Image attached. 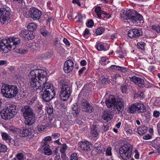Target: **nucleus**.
Here are the masks:
<instances>
[{
  "label": "nucleus",
  "mask_w": 160,
  "mask_h": 160,
  "mask_svg": "<svg viewBox=\"0 0 160 160\" xmlns=\"http://www.w3.org/2000/svg\"><path fill=\"white\" fill-rule=\"evenodd\" d=\"M47 72L41 69H36L32 70L29 73L28 79V84L31 92L37 93L41 91L39 88L41 85L45 82Z\"/></svg>",
  "instance_id": "f257e3e1"
},
{
  "label": "nucleus",
  "mask_w": 160,
  "mask_h": 160,
  "mask_svg": "<svg viewBox=\"0 0 160 160\" xmlns=\"http://www.w3.org/2000/svg\"><path fill=\"white\" fill-rule=\"evenodd\" d=\"M16 104L9 103L0 112L1 117L4 120L10 119L15 116L18 111Z\"/></svg>",
  "instance_id": "f03ea898"
},
{
  "label": "nucleus",
  "mask_w": 160,
  "mask_h": 160,
  "mask_svg": "<svg viewBox=\"0 0 160 160\" xmlns=\"http://www.w3.org/2000/svg\"><path fill=\"white\" fill-rule=\"evenodd\" d=\"M18 92V87L4 83L2 85L1 92L3 96L7 98H12L16 97Z\"/></svg>",
  "instance_id": "7ed1b4c3"
},
{
  "label": "nucleus",
  "mask_w": 160,
  "mask_h": 160,
  "mask_svg": "<svg viewBox=\"0 0 160 160\" xmlns=\"http://www.w3.org/2000/svg\"><path fill=\"white\" fill-rule=\"evenodd\" d=\"M23 116L25 119V123L28 126L33 124L35 121L34 114L32 108L28 106H25L21 109Z\"/></svg>",
  "instance_id": "20e7f679"
},
{
  "label": "nucleus",
  "mask_w": 160,
  "mask_h": 160,
  "mask_svg": "<svg viewBox=\"0 0 160 160\" xmlns=\"http://www.w3.org/2000/svg\"><path fill=\"white\" fill-rule=\"evenodd\" d=\"M133 147L129 144H125L121 146L119 149L118 157L124 160H128L131 157Z\"/></svg>",
  "instance_id": "39448f33"
},
{
  "label": "nucleus",
  "mask_w": 160,
  "mask_h": 160,
  "mask_svg": "<svg viewBox=\"0 0 160 160\" xmlns=\"http://www.w3.org/2000/svg\"><path fill=\"white\" fill-rule=\"evenodd\" d=\"M61 91L60 97L63 101L67 100L72 92V88L71 85L68 82L63 81L62 84Z\"/></svg>",
  "instance_id": "423d86ee"
},
{
  "label": "nucleus",
  "mask_w": 160,
  "mask_h": 160,
  "mask_svg": "<svg viewBox=\"0 0 160 160\" xmlns=\"http://www.w3.org/2000/svg\"><path fill=\"white\" fill-rule=\"evenodd\" d=\"M13 132H18L20 137L25 138L27 140L32 138L34 135L33 130L31 128L22 129L15 128L13 130Z\"/></svg>",
  "instance_id": "0eeeda50"
},
{
  "label": "nucleus",
  "mask_w": 160,
  "mask_h": 160,
  "mask_svg": "<svg viewBox=\"0 0 160 160\" xmlns=\"http://www.w3.org/2000/svg\"><path fill=\"white\" fill-rule=\"evenodd\" d=\"M128 112L130 113H134L136 111L138 113H143L146 111V108L143 104L138 102L131 104L128 109Z\"/></svg>",
  "instance_id": "6e6552de"
},
{
  "label": "nucleus",
  "mask_w": 160,
  "mask_h": 160,
  "mask_svg": "<svg viewBox=\"0 0 160 160\" xmlns=\"http://www.w3.org/2000/svg\"><path fill=\"white\" fill-rule=\"evenodd\" d=\"M38 92H41L42 99L45 102H48L52 99L55 95L54 90L51 89L50 90H41Z\"/></svg>",
  "instance_id": "1a4fd4ad"
},
{
  "label": "nucleus",
  "mask_w": 160,
  "mask_h": 160,
  "mask_svg": "<svg viewBox=\"0 0 160 160\" xmlns=\"http://www.w3.org/2000/svg\"><path fill=\"white\" fill-rule=\"evenodd\" d=\"M30 18L33 20H38L41 17L42 12L39 9L35 7L31 8L29 10Z\"/></svg>",
  "instance_id": "9d476101"
},
{
  "label": "nucleus",
  "mask_w": 160,
  "mask_h": 160,
  "mask_svg": "<svg viewBox=\"0 0 160 160\" xmlns=\"http://www.w3.org/2000/svg\"><path fill=\"white\" fill-rule=\"evenodd\" d=\"M19 35L21 38L26 41L32 40L35 37L33 33L29 32L26 29L21 30L19 32Z\"/></svg>",
  "instance_id": "9b49d317"
},
{
  "label": "nucleus",
  "mask_w": 160,
  "mask_h": 160,
  "mask_svg": "<svg viewBox=\"0 0 160 160\" xmlns=\"http://www.w3.org/2000/svg\"><path fill=\"white\" fill-rule=\"evenodd\" d=\"M142 35L143 32L142 30L137 28L130 29L128 32V36L132 39L137 38Z\"/></svg>",
  "instance_id": "f8f14e48"
},
{
  "label": "nucleus",
  "mask_w": 160,
  "mask_h": 160,
  "mask_svg": "<svg viewBox=\"0 0 160 160\" xmlns=\"http://www.w3.org/2000/svg\"><path fill=\"white\" fill-rule=\"evenodd\" d=\"M94 11L97 14V15L99 19H109L111 17V15L108 13L104 12L101 10V8L100 7H96L94 10Z\"/></svg>",
  "instance_id": "ddd939ff"
},
{
  "label": "nucleus",
  "mask_w": 160,
  "mask_h": 160,
  "mask_svg": "<svg viewBox=\"0 0 160 160\" xmlns=\"http://www.w3.org/2000/svg\"><path fill=\"white\" fill-rule=\"evenodd\" d=\"M10 13L5 8H2L0 9V22L4 23L7 21L10 18Z\"/></svg>",
  "instance_id": "4468645a"
},
{
  "label": "nucleus",
  "mask_w": 160,
  "mask_h": 160,
  "mask_svg": "<svg viewBox=\"0 0 160 160\" xmlns=\"http://www.w3.org/2000/svg\"><path fill=\"white\" fill-rule=\"evenodd\" d=\"M74 64L72 60L69 59L66 61L64 64L63 69L65 73H68L72 72L74 68Z\"/></svg>",
  "instance_id": "2eb2a0df"
},
{
  "label": "nucleus",
  "mask_w": 160,
  "mask_h": 160,
  "mask_svg": "<svg viewBox=\"0 0 160 160\" xmlns=\"http://www.w3.org/2000/svg\"><path fill=\"white\" fill-rule=\"evenodd\" d=\"M8 40V41L9 47L10 51L15 49L20 42V39L14 37L10 38Z\"/></svg>",
  "instance_id": "dca6fc26"
},
{
  "label": "nucleus",
  "mask_w": 160,
  "mask_h": 160,
  "mask_svg": "<svg viewBox=\"0 0 160 160\" xmlns=\"http://www.w3.org/2000/svg\"><path fill=\"white\" fill-rule=\"evenodd\" d=\"M81 108L82 111L87 112H92V108L87 101L83 99L81 102Z\"/></svg>",
  "instance_id": "f3484780"
},
{
  "label": "nucleus",
  "mask_w": 160,
  "mask_h": 160,
  "mask_svg": "<svg viewBox=\"0 0 160 160\" xmlns=\"http://www.w3.org/2000/svg\"><path fill=\"white\" fill-rule=\"evenodd\" d=\"M8 39H3L0 41V52L5 53L10 51L9 47Z\"/></svg>",
  "instance_id": "a211bd4d"
},
{
  "label": "nucleus",
  "mask_w": 160,
  "mask_h": 160,
  "mask_svg": "<svg viewBox=\"0 0 160 160\" xmlns=\"http://www.w3.org/2000/svg\"><path fill=\"white\" fill-rule=\"evenodd\" d=\"M130 81L133 82L137 86L142 88L144 80L143 78L135 76L129 77Z\"/></svg>",
  "instance_id": "6ab92c4d"
},
{
  "label": "nucleus",
  "mask_w": 160,
  "mask_h": 160,
  "mask_svg": "<svg viewBox=\"0 0 160 160\" xmlns=\"http://www.w3.org/2000/svg\"><path fill=\"white\" fill-rule=\"evenodd\" d=\"M114 109L115 111H118V113L121 112L124 109V105L123 102L121 101L119 99L116 98V102L115 103Z\"/></svg>",
  "instance_id": "aec40b11"
},
{
  "label": "nucleus",
  "mask_w": 160,
  "mask_h": 160,
  "mask_svg": "<svg viewBox=\"0 0 160 160\" xmlns=\"http://www.w3.org/2000/svg\"><path fill=\"white\" fill-rule=\"evenodd\" d=\"M78 144L80 148L85 152L89 151L91 150V145L88 141L84 142H80Z\"/></svg>",
  "instance_id": "412c9836"
},
{
  "label": "nucleus",
  "mask_w": 160,
  "mask_h": 160,
  "mask_svg": "<svg viewBox=\"0 0 160 160\" xmlns=\"http://www.w3.org/2000/svg\"><path fill=\"white\" fill-rule=\"evenodd\" d=\"M136 11L132 9H129L126 11L124 13V19L131 21L132 18L134 15Z\"/></svg>",
  "instance_id": "4be33fe9"
},
{
  "label": "nucleus",
  "mask_w": 160,
  "mask_h": 160,
  "mask_svg": "<svg viewBox=\"0 0 160 160\" xmlns=\"http://www.w3.org/2000/svg\"><path fill=\"white\" fill-rule=\"evenodd\" d=\"M102 146V143L99 142H97L95 143L94 145V149L96 152H97L99 154L101 153H104V148L103 150L102 148L101 147Z\"/></svg>",
  "instance_id": "5701e85b"
},
{
  "label": "nucleus",
  "mask_w": 160,
  "mask_h": 160,
  "mask_svg": "<svg viewBox=\"0 0 160 160\" xmlns=\"http://www.w3.org/2000/svg\"><path fill=\"white\" fill-rule=\"evenodd\" d=\"M112 118V114L110 112L107 111H105L103 113L102 118L107 122L110 120Z\"/></svg>",
  "instance_id": "b1692460"
},
{
  "label": "nucleus",
  "mask_w": 160,
  "mask_h": 160,
  "mask_svg": "<svg viewBox=\"0 0 160 160\" xmlns=\"http://www.w3.org/2000/svg\"><path fill=\"white\" fill-rule=\"evenodd\" d=\"M152 144L153 147L157 149L158 152L160 154V138L154 140Z\"/></svg>",
  "instance_id": "393cba45"
},
{
  "label": "nucleus",
  "mask_w": 160,
  "mask_h": 160,
  "mask_svg": "<svg viewBox=\"0 0 160 160\" xmlns=\"http://www.w3.org/2000/svg\"><path fill=\"white\" fill-rule=\"evenodd\" d=\"M148 130L147 127L145 126H142L139 127L137 129H135V131L137 132L139 135H142L146 133Z\"/></svg>",
  "instance_id": "a878e982"
},
{
  "label": "nucleus",
  "mask_w": 160,
  "mask_h": 160,
  "mask_svg": "<svg viewBox=\"0 0 160 160\" xmlns=\"http://www.w3.org/2000/svg\"><path fill=\"white\" fill-rule=\"evenodd\" d=\"M115 52L118 57L121 58H124V56L126 54L125 51L123 50L121 47H119L117 48Z\"/></svg>",
  "instance_id": "bb28decb"
},
{
  "label": "nucleus",
  "mask_w": 160,
  "mask_h": 160,
  "mask_svg": "<svg viewBox=\"0 0 160 160\" xmlns=\"http://www.w3.org/2000/svg\"><path fill=\"white\" fill-rule=\"evenodd\" d=\"M96 48L99 51H106L109 49V47L107 48L104 47L103 43L100 42H97L95 46Z\"/></svg>",
  "instance_id": "cd10ccee"
},
{
  "label": "nucleus",
  "mask_w": 160,
  "mask_h": 160,
  "mask_svg": "<svg viewBox=\"0 0 160 160\" xmlns=\"http://www.w3.org/2000/svg\"><path fill=\"white\" fill-rule=\"evenodd\" d=\"M116 98H112L111 99L109 98L108 100H106L105 101L106 105L108 108H112L113 107L114 108V107L115 105V103L116 102Z\"/></svg>",
  "instance_id": "c85d7f7f"
},
{
  "label": "nucleus",
  "mask_w": 160,
  "mask_h": 160,
  "mask_svg": "<svg viewBox=\"0 0 160 160\" xmlns=\"http://www.w3.org/2000/svg\"><path fill=\"white\" fill-rule=\"evenodd\" d=\"M47 75L45 76L46 79L45 80V82H44V83L42 84H41V87L39 88L40 90H41L45 91V90H50L51 89H50L51 87V84L49 83H46L47 80Z\"/></svg>",
  "instance_id": "c756f323"
},
{
  "label": "nucleus",
  "mask_w": 160,
  "mask_h": 160,
  "mask_svg": "<svg viewBox=\"0 0 160 160\" xmlns=\"http://www.w3.org/2000/svg\"><path fill=\"white\" fill-rule=\"evenodd\" d=\"M40 31L41 34L44 37H46L51 35V32L47 30L45 26H42L40 27Z\"/></svg>",
  "instance_id": "7c9ffc66"
},
{
  "label": "nucleus",
  "mask_w": 160,
  "mask_h": 160,
  "mask_svg": "<svg viewBox=\"0 0 160 160\" xmlns=\"http://www.w3.org/2000/svg\"><path fill=\"white\" fill-rule=\"evenodd\" d=\"M99 131L98 128H97L96 126H93L91 128L90 133L92 136L96 138L97 139V137L99 135Z\"/></svg>",
  "instance_id": "2f4dec72"
},
{
  "label": "nucleus",
  "mask_w": 160,
  "mask_h": 160,
  "mask_svg": "<svg viewBox=\"0 0 160 160\" xmlns=\"http://www.w3.org/2000/svg\"><path fill=\"white\" fill-rule=\"evenodd\" d=\"M142 19V16L136 11L132 18L131 21L133 22H136L138 21H141Z\"/></svg>",
  "instance_id": "473e14b6"
},
{
  "label": "nucleus",
  "mask_w": 160,
  "mask_h": 160,
  "mask_svg": "<svg viewBox=\"0 0 160 160\" xmlns=\"http://www.w3.org/2000/svg\"><path fill=\"white\" fill-rule=\"evenodd\" d=\"M37 28V24L34 23H30L28 24L27 27L28 30L30 32L33 33Z\"/></svg>",
  "instance_id": "72a5a7b5"
},
{
  "label": "nucleus",
  "mask_w": 160,
  "mask_h": 160,
  "mask_svg": "<svg viewBox=\"0 0 160 160\" xmlns=\"http://www.w3.org/2000/svg\"><path fill=\"white\" fill-rule=\"evenodd\" d=\"M44 153L45 155H49L52 154V150L49 148L50 146L48 144H45L43 146Z\"/></svg>",
  "instance_id": "f704fd0d"
},
{
  "label": "nucleus",
  "mask_w": 160,
  "mask_h": 160,
  "mask_svg": "<svg viewBox=\"0 0 160 160\" xmlns=\"http://www.w3.org/2000/svg\"><path fill=\"white\" fill-rule=\"evenodd\" d=\"M15 51L17 53L21 54H24L27 53L28 50L27 49H25L22 48H18L15 49Z\"/></svg>",
  "instance_id": "c9c22d12"
},
{
  "label": "nucleus",
  "mask_w": 160,
  "mask_h": 160,
  "mask_svg": "<svg viewBox=\"0 0 160 160\" xmlns=\"http://www.w3.org/2000/svg\"><path fill=\"white\" fill-rule=\"evenodd\" d=\"M146 45L145 43L143 42H140L137 43V47L138 49L143 50Z\"/></svg>",
  "instance_id": "e433bc0d"
},
{
  "label": "nucleus",
  "mask_w": 160,
  "mask_h": 160,
  "mask_svg": "<svg viewBox=\"0 0 160 160\" xmlns=\"http://www.w3.org/2000/svg\"><path fill=\"white\" fill-rule=\"evenodd\" d=\"M110 68L112 70H115L118 71H121L123 72V70H125V68H122L121 67L115 65H112L111 66Z\"/></svg>",
  "instance_id": "4c0bfd02"
},
{
  "label": "nucleus",
  "mask_w": 160,
  "mask_h": 160,
  "mask_svg": "<svg viewBox=\"0 0 160 160\" xmlns=\"http://www.w3.org/2000/svg\"><path fill=\"white\" fill-rule=\"evenodd\" d=\"M1 135L2 138L6 141H10L11 140V138L10 136L6 132H2Z\"/></svg>",
  "instance_id": "58836bf2"
},
{
  "label": "nucleus",
  "mask_w": 160,
  "mask_h": 160,
  "mask_svg": "<svg viewBox=\"0 0 160 160\" xmlns=\"http://www.w3.org/2000/svg\"><path fill=\"white\" fill-rule=\"evenodd\" d=\"M105 31V29L102 27H101L98 28L96 30V34L97 35H99L102 34Z\"/></svg>",
  "instance_id": "ea45409f"
},
{
  "label": "nucleus",
  "mask_w": 160,
  "mask_h": 160,
  "mask_svg": "<svg viewBox=\"0 0 160 160\" xmlns=\"http://www.w3.org/2000/svg\"><path fill=\"white\" fill-rule=\"evenodd\" d=\"M78 22H82L83 21V19H85L86 17L84 14H82L81 13H79L78 15Z\"/></svg>",
  "instance_id": "a19ab883"
},
{
  "label": "nucleus",
  "mask_w": 160,
  "mask_h": 160,
  "mask_svg": "<svg viewBox=\"0 0 160 160\" xmlns=\"http://www.w3.org/2000/svg\"><path fill=\"white\" fill-rule=\"evenodd\" d=\"M51 57V53L49 52H47L41 55V57L43 59H47L50 58Z\"/></svg>",
  "instance_id": "79ce46f5"
},
{
  "label": "nucleus",
  "mask_w": 160,
  "mask_h": 160,
  "mask_svg": "<svg viewBox=\"0 0 160 160\" xmlns=\"http://www.w3.org/2000/svg\"><path fill=\"white\" fill-rule=\"evenodd\" d=\"M99 62L102 65L104 66L108 63V62L106 60V57H102L101 58L100 60H99Z\"/></svg>",
  "instance_id": "37998d69"
},
{
  "label": "nucleus",
  "mask_w": 160,
  "mask_h": 160,
  "mask_svg": "<svg viewBox=\"0 0 160 160\" xmlns=\"http://www.w3.org/2000/svg\"><path fill=\"white\" fill-rule=\"evenodd\" d=\"M7 150V148L6 145L0 143V152H5Z\"/></svg>",
  "instance_id": "c03bdc74"
},
{
  "label": "nucleus",
  "mask_w": 160,
  "mask_h": 160,
  "mask_svg": "<svg viewBox=\"0 0 160 160\" xmlns=\"http://www.w3.org/2000/svg\"><path fill=\"white\" fill-rule=\"evenodd\" d=\"M94 25V22L93 20L92 19H89L86 22V26L89 28H92Z\"/></svg>",
  "instance_id": "a18cd8bd"
},
{
  "label": "nucleus",
  "mask_w": 160,
  "mask_h": 160,
  "mask_svg": "<svg viewBox=\"0 0 160 160\" xmlns=\"http://www.w3.org/2000/svg\"><path fill=\"white\" fill-rule=\"evenodd\" d=\"M112 148L108 147L105 151V155L107 156H111L112 155Z\"/></svg>",
  "instance_id": "49530a36"
},
{
  "label": "nucleus",
  "mask_w": 160,
  "mask_h": 160,
  "mask_svg": "<svg viewBox=\"0 0 160 160\" xmlns=\"http://www.w3.org/2000/svg\"><path fill=\"white\" fill-rule=\"evenodd\" d=\"M152 29L158 33L160 32V26L158 25H154L152 26Z\"/></svg>",
  "instance_id": "de8ad7c7"
},
{
  "label": "nucleus",
  "mask_w": 160,
  "mask_h": 160,
  "mask_svg": "<svg viewBox=\"0 0 160 160\" xmlns=\"http://www.w3.org/2000/svg\"><path fill=\"white\" fill-rule=\"evenodd\" d=\"M47 127L45 125H38L37 128L38 132H42Z\"/></svg>",
  "instance_id": "09e8293b"
},
{
  "label": "nucleus",
  "mask_w": 160,
  "mask_h": 160,
  "mask_svg": "<svg viewBox=\"0 0 160 160\" xmlns=\"http://www.w3.org/2000/svg\"><path fill=\"white\" fill-rule=\"evenodd\" d=\"M78 159L77 153H73L71 155L69 160H78Z\"/></svg>",
  "instance_id": "8fccbe9b"
},
{
  "label": "nucleus",
  "mask_w": 160,
  "mask_h": 160,
  "mask_svg": "<svg viewBox=\"0 0 160 160\" xmlns=\"http://www.w3.org/2000/svg\"><path fill=\"white\" fill-rule=\"evenodd\" d=\"M68 148V147L66 144H62V148L60 149V151L61 153L65 152Z\"/></svg>",
  "instance_id": "3c124183"
},
{
  "label": "nucleus",
  "mask_w": 160,
  "mask_h": 160,
  "mask_svg": "<svg viewBox=\"0 0 160 160\" xmlns=\"http://www.w3.org/2000/svg\"><path fill=\"white\" fill-rule=\"evenodd\" d=\"M56 49L57 51V52L60 54L64 53L65 51V49L63 48L61 45L58 47L56 48Z\"/></svg>",
  "instance_id": "603ef678"
},
{
  "label": "nucleus",
  "mask_w": 160,
  "mask_h": 160,
  "mask_svg": "<svg viewBox=\"0 0 160 160\" xmlns=\"http://www.w3.org/2000/svg\"><path fill=\"white\" fill-rule=\"evenodd\" d=\"M16 157L18 160H22L23 158L24 155L22 153H18L16 154Z\"/></svg>",
  "instance_id": "864d4df0"
},
{
  "label": "nucleus",
  "mask_w": 160,
  "mask_h": 160,
  "mask_svg": "<svg viewBox=\"0 0 160 160\" xmlns=\"http://www.w3.org/2000/svg\"><path fill=\"white\" fill-rule=\"evenodd\" d=\"M47 112L49 114H51L53 112V108L52 106H49L47 108Z\"/></svg>",
  "instance_id": "5fc2aeb1"
},
{
  "label": "nucleus",
  "mask_w": 160,
  "mask_h": 160,
  "mask_svg": "<svg viewBox=\"0 0 160 160\" xmlns=\"http://www.w3.org/2000/svg\"><path fill=\"white\" fill-rule=\"evenodd\" d=\"M47 5L48 8L51 10H53V5L52 4L51 2V1H48L47 3Z\"/></svg>",
  "instance_id": "6e6d98bb"
},
{
  "label": "nucleus",
  "mask_w": 160,
  "mask_h": 160,
  "mask_svg": "<svg viewBox=\"0 0 160 160\" xmlns=\"http://www.w3.org/2000/svg\"><path fill=\"white\" fill-rule=\"evenodd\" d=\"M160 115V112L159 111L157 110H155L153 111V116L154 117L157 118L159 117Z\"/></svg>",
  "instance_id": "4d7b16f0"
},
{
  "label": "nucleus",
  "mask_w": 160,
  "mask_h": 160,
  "mask_svg": "<svg viewBox=\"0 0 160 160\" xmlns=\"http://www.w3.org/2000/svg\"><path fill=\"white\" fill-rule=\"evenodd\" d=\"M143 84L144 86H143V88L144 87H145L147 88L152 87V84L151 83L149 82H145L144 81Z\"/></svg>",
  "instance_id": "13d9d810"
},
{
  "label": "nucleus",
  "mask_w": 160,
  "mask_h": 160,
  "mask_svg": "<svg viewBox=\"0 0 160 160\" xmlns=\"http://www.w3.org/2000/svg\"><path fill=\"white\" fill-rule=\"evenodd\" d=\"M63 41L67 47H70V42L66 38H64Z\"/></svg>",
  "instance_id": "bf43d9fd"
},
{
  "label": "nucleus",
  "mask_w": 160,
  "mask_h": 160,
  "mask_svg": "<svg viewBox=\"0 0 160 160\" xmlns=\"http://www.w3.org/2000/svg\"><path fill=\"white\" fill-rule=\"evenodd\" d=\"M86 68L85 67L81 68L78 71L79 75L81 76L84 72L86 70Z\"/></svg>",
  "instance_id": "052dcab7"
},
{
  "label": "nucleus",
  "mask_w": 160,
  "mask_h": 160,
  "mask_svg": "<svg viewBox=\"0 0 160 160\" xmlns=\"http://www.w3.org/2000/svg\"><path fill=\"white\" fill-rule=\"evenodd\" d=\"M72 3L74 4H77L79 6H81V4L79 0H72Z\"/></svg>",
  "instance_id": "680f3d73"
},
{
  "label": "nucleus",
  "mask_w": 160,
  "mask_h": 160,
  "mask_svg": "<svg viewBox=\"0 0 160 160\" xmlns=\"http://www.w3.org/2000/svg\"><path fill=\"white\" fill-rule=\"evenodd\" d=\"M90 34L89 30L87 28H86L85 30L83 35L84 37Z\"/></svg>",
  "instance_id": "e2e57ef3"
},
{
  "label": "nucleus",
  "mask_w": 160,
  "mask_h": 160,
  "mask_svg": "<svg viewBox=\"0 0 160 160\" xmlns=\"http://www.w3.org/2000/svg\"><path fill=\"white\" fill-rule=\"evenodd\" d=\"M152 138V136L149 135L148 134H147L146 135L144 136L143 137V139L144 140H148L151 139Z\"/></svg>",
  "instance_id": "0e129e2a"
},
{
  "label": "nucleus",
  "mask_w": 160,
  "mask_h": 160,
  "mask_svg": "<svg viewBox=\"0 0 160 160\" xmlns=\"http://www.w3.org/2000/svg\"><path fill=\"white\" fill-rule=\"evenodd\" d=\"M87 64V62L85 60H82L80 62V64L81 66H85Z\"/></svg>",
  "instance_id": "69168bd1"
},
{
  "label": "nucleus",
  "mask_w": 160,
  "mask_h": 160,
  "mask_svg": "<svg viewBox=\"0 0 160 160\" xmlns=\"http://www.w3.org/2000/svg\"><path fill=\"white\" fill-rule=\"evenodd\" d=\"M127 87L126 86H123L121 87V90L123 93H126L127 92Z\"/></svg>",
  "instance_id": "338daca9"
},
{
  "label": "nucleus",
  "mask_w": 160,
  "mask_h": 160,
  "mask_svg": "<svg viewBox=\"0 0 160 160\" xmlns=\"http://www.w3.org/2000/svg\"><path fill=\"white\" fill-rule=\"evenodd\" d=\"M135 155L134 157L136 159H138L139 156V154L137 150H135Z\"/></svg>",
  "instance_id": "774afa93"
}]
</instances>
